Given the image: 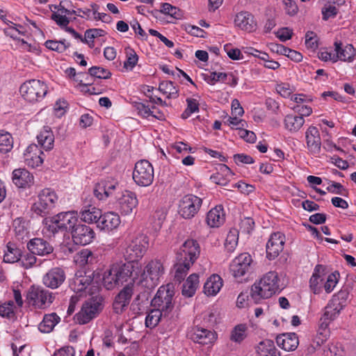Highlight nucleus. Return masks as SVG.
Listing matches in <instances>:
<instances>
[{
    "mask_svg": "<svg viewBox=\"0 0 356 356\" xmlns=\"http://www.w3.org/2000/svg\"><path fill=\"white\" fill-rule=\"evenodd\" d=\"M257 352L260 356H280L273 341L270 339L261 341L257 347Z\"/></svg>",
    "mask_w": 356,
    "mask_h": 356,
    "instance_id": "nucleus-39",
    "label": "nucleus"
},
{
    "mask_svg": "<svg viewBox=\"0 0 356 356\" xmlns=\"http://www.w3.org/2000/svg\"><path fill=\"white\" fill-rule=\"evenodd\" d=\"M13 147V138L10 134L0 131V152L6 154Z\"/></svg>",
    "mask_w": 356,
    "mask_h": 356,
    "instance_id": "nucleus-45",
    "label": "nucleus"
},
{
    "mask_svg": "<svg viewBox=\"0 0 356 356\" xmlns=\"http://www.w3.org/2000/svg\"><path fill=\"white\" fill-rule=\"evenodd\" d=\"M118 184L113 180H101L94 188V195L99 200H104L115 194Z\"/></svg>",
    "mask_w": 356,
    "mask_h": 356,
    "instance_id": "nucleus-21",
    "label": "nucleus"
},
{
    "mask_svg": "<svg viewBox=\"0 0 356 356\" xmlns=\"http://www.w3.org/2000/svg\"><path fill=\"white\" fill-rule=\"evenodd\" d=\"M341 309V306H339V304H334L330 300L327 306L325 307V312L323 316L324 323L334 320L339 314Z\"/></svg>",
    "mask_w": 356,
    "mask_h": 356,
    "instance_id": "nucleus-41",
    "label": "nucleus"
},
{
    "mask_svg": "<svg viewBox=\"0 0 356 356\" xmlns=\"http://www.w3.org/2000/svg\"><path fill=\"white\" fill-rule=\"evenodd\" d=\"M234 23L241 30L247 32H252L256 29V22L253 15L246 11H242L236 15Z\"/></svg>",
    "mask_w": 356,
    "mask_h": 356,
    "instance_id": "nucleus-28",
    "label": "nucleus"
},
{
    "mask_svg": "<svg viewBox=\"0 0 356 356\" xmlns=\"http://www.w3.org/2000/svg\"><path fill=\"white\" fill-rule=\"evenodd\" d=\"M13 226L16 237H17L19 240L24 239L28 234L25 221L19 218H16L13 221Z\"/></svg>",
    "mask_w": 356,
    "mask_h": 356,
    "instance_id": "nucleus-50",
    "label": "nucleus"
},
{
    "mask_svg": "<svg viewBox=\"0 0 356 356\" xmlns=\"http://www.w3.org/2000/svg\"><path fill=\"white\" fill-rule=\"evenodd\" d=\"M326 356H344V351L341 346L331 344L325 351Z\"/></svg>",
    "mask_w": 356,
    "mask_h": 356,
    "instance_id": "nucleus-64",
    "label": "nucleus"
},
{
    "mask_svg": "<svg viewBox=\"0 0 356 356\" xmlns=\"http://www.w3.org/2000/svg\"><path fill=\"white\" fill-rule=\"evenodd\" d=\"M190 337L194 342L202 345L212 343L216 339L214 332L197 327L192 330Z\"/></svg>",
    "mask_w": 356,
    "mask_h": 356,
    "instance_id": "nucleus-25",
    "label": "nucleus"
},
{
    "mask_svg": "<svg viewBox=\"0 0 356 356\" xmlns=\"http://www.w3.org/2000/svg\"><path fill=\"white\" fill-rule=\"evenodd\" d=\"M35 255V254H33L31 252H26L25 254L22 253V256L20 257L19 261L21 262L22 266L24 268L28 269L32 268L37 261V259Z\"/></svg>",
    "mask_w": 356,
    "mask_h": 356,
    "instance_id": "nucleus-59",
    "label": "nucleus"
},
{
    "mask_svg": "<svg viewBox=\"0 0 356 356\" xmlns=\"http://www.w3.org/2000/svg\"><path fill=\"white\" fill-rule=\"evenodd\" d=\"M228 74L223 72H211L209 75L204 76V81L210 85H214L218 81L225 82L227 79Z\"/></svg>",
    "mask_w": 356,
    "mask_h": 356,
    "instance_id": "nucleus-58",
    "label": "nucleus"
},
{
    "mask_svg": "<svg viewBox=\"0 0 356 356\" xmlns=\"http://www.w3.org/2000/svg\"><path fill=\"white\" fill-rule=\"evenodd\" d=\"M233 175L232 170L225 164L219 167L218 171L211 176V181L220 186H226Z\"/></svg>",
    "mask_w": 356,
    "mask_h": 356,
    "instance_id": "nucleus-34",
    "label": "nucleus"
},
{
    "mask_svg": "<svg viewBox=\"0 0 356 356\" xmlns=\"http://www.w3.org/2000/svg\"><path fill=\"white\" fill-rule=\"evenodd\" d=\"M349 296V291L347 288L341 289L337 293L334 294L330 301L334 304H339V306H341L343 308L345 303L346 302Z\"/></svg>",
    "mask_w": 356,
    "mask_h": 356,
    "instance_id": "nucleus-54",
    "label": "nucleus"
},
{
    "mask_svg": "<svg viewBox=\"0 0 356 356\" xmlns=\"http://www.w3.org/2000/svg\"><path fill=\"white\" fill-rule=\"evenodd\" d=\"M134 106L137 111L138 114L144 118H147L149 116H152L154 113V109L155 108V107H152V110L148 106L142 102H135Z\"/></svg>",
    "mask_w": 356,
    "mask_h": 356,
    "instance_id": "nucleus-61",
    "label": "nucleus"
},
{
    "mask_svg": "<svg viewBox=\"0 0 356 356\" xmlns=\"http://www.w3.org/2000/svg\"><path fill=\"white\" fill-rule=\"evenodd\" d=\"M71 234L74 243L81 245H86L90 243L95 236V232L90 227L81 223H78L76 226L72 229Z\"/></svg>",
    "mask_w": 356,
    "mask_h": 356,
    "instance_id": "nucleus-15",
    "label": "nucleus"
},
{
    "mask_svg": "<svg viewBox=\"0 0 356 356\" xmlns=\"http://www.w3.org/2000/svg\"><path fill=\"white\" fill-rule=\"evenodd\" d=\"M246 326L245 325H238L232 332L231 340L240 343L246 337Z\"/></svg>",
    "mask_w": 356,
    "mask_h": 356,
    "instance_id": "nucleus-55",
    "label": "nucleus"
},
{
    "mask_svg": "<svg viewBox=\"0 0 356 356\" xmlns=\"http://www.w3.org/2000/svg\"><path fill=\"white\" fill-rule=\"evenodd\" d=\"M60 321V318L54 312L45 314L42 322L38 325V329L41 332L49 333Z\"/></svg>",
    "mask_w": 356,
    "mask_h": 356,
    "instance_id": "nucleus-37",
    "label": "nucleus"
},
{
    "mask_svg": "<svg viewBox=\"0 0 356 356\" xmlns=\"http://www.w3.org/2000/svg\"><path fill=\"white\" fill-rule=\"evenodd\" d=\"M102 302L103 298L101 296L92 297L86 301L74 316V321L79 325H84L96 318L103 309Z\"/></svg>",
    "mask_w": 356,
    "mask_h": 356,
    "instance_id": "nucleus-7",
    "label": "nucleus"
},
{
    "mask_svg": "<svg viewBox=\"0 0 356 356\" xmlns=\"http://www.w3.org/2000/svg\"><path fill=\"white\" fill-rule=\"evenodd\" d=\"M238 234L236 229L229 232L225 242V247L229 252H232L238 244Z\"/></svg>",
    "mask_w": 356,
    "mask_h": 356,
    "instance_id": "nucleus-48",
    "label": "nucleus"
},
{
    "mask_svg": "<svg viewBox=\"0 0 356 356\" xmlns=\"http://www.w3.org/2000/svg\"><path fill=\"white\" fill-rule=\"evenodd\" d=\"M222 286V278L216 274L210 276L204 285V292L207 296H215Z\"/></svg>",
    "mask_w": 356,
    "mask_h": 356,
    "instance_id": "nucleus-35",
    "label": "nucleus"
},
{
    "mask_svg": "<svg viewBox=\"0 0 356 356\" xmlns=\"http://www.w3.org/2000/svg\"><path fill=\"white\" fill-rule=\"evenodd\" d=\"M164 317V312L157 308L152 309L146 316L145 325L147 327L153 328L156 327L161 318Z\"/></svg>",
    "mask_w": 356,
    "mask_h": 356,
    "instance_id": "nucleus-42",
    "label": "nucleus"
},
{
    "mask_svg": "<svg viewBox=\"0 0 356 356\" xmlns=\"http://www.w3.org/2000/svg\"><path fill=\"white\" fill-rule=\"evenodd\" d=\"M277 346L286 351L295 350L298 344L299 340L296 333H284L276 338Z\"/></svg>",
    "mask_w": 356,
    "mask_h": 356,
    "instance_id": "nucleus-29",
    "label": "nucleus"
},
{
    "mask_svg": "<svg viewBox=\"0 0 356 356\" xmlns=\"http://www.w3.org/2000/svg\"><path fill=\"white\" fill-rule=\"evenodd\" d=\"M33 181V175L26 169H16L13 172V181L18 188L29 186Z\"/></svg>",
    "mask_w": 356,
    "mask_h": 356,
    "instance_id": "nucleus-31",
    "label": "nucleus"
},
{
    "mask_svg": "<svg viewBox=\"0 0 356 356\" xmlns=\"http://www.w3.org/2000/svg\"><path fill=\"white\" fill-rule=\"evenodd\" d=\"M305 119L298 115H286L284 119V128L291 133L298 132L304 125Z\"/></svg>",
    "mask_w": 356,
    "mask_h": 356,
    "instance_id": "nucleus-36",
    "label": "nucleus"
},
{
    "mask_svg": "<svg viewBox=\"0 0 356 356\" xmlns=\"http://www.w3.org/2000/svg\"><path fill=\"white\" fill-rule=\"evenodd\" d=\"M134 293L133 284H127L120 291L115 299L127 307Z\"/></svg>",
    "mask_w": 356,
    "mask_h": 356,
    "instance_id": "nucleus-49",
    "label": "nucleus"
},
{
    "mask_svg": "<svg viewBox=\"0 0 356 356\" xmlns=\"http://www.w3.org/2000/svg\"><path fill=\"white\" fill-rule=\"evenodd\" d=\"M54 8L56 11L52 12L51 19L60 28L66 27L70 24V21L76 19L75 17L71 19L67 17V15L77 14V11L65 8L64 6L62 5V2H60L59 5L54 6Z\"/></svg>",
    "mask_w": 356,
    "mask_h": 356,
    "instance_id": "nucleus-20",
    "label": "nucleus"
},
{
    "mask_svg": "<svg viewBox=\"0 0 356 356\" xmlns=\"http://www.w3.org/2000/svg\"><path fill=\"white\" fill-rule=\"evenodd\" d=\"M280 289L277 273L270 271L252 286L250 296L255 303H259L261 300L270 298Z\"/></svg>",
    "mask_w": 356,
    "mask_h": 356,
    "instance_id": "nucleus-3",
    "label": "nucleus"
},
{
    "mask_svg": "<svg viewBox=\"0 0 356 356\" xmlns=\"http://www.w3.org/2000/svg\"><path fill=\"white\" fill-rule=\"evenodd\" d=\"M134 273V265L122 262L113 264L104 272L103 285L108 290L113 289L127 282L129 278L133 279Z\"/></svg>",
    "mask_w": 356,
    "mask_h": 356,
    "instance_id": "nucleus-4",
    "label": "nucleus"
},
{
    "mask_svg": "<svg viewBox=\"0 0 356 356\" xmlns=\"http://www.w3.org/2000/svg\"><path fill=\"white\" fill-rule=\"evenodd\" d=\"M276 90L281 96L287 98L293 93L294 88L288 83H281L277 85Z\"/></svg>",
    "mask_w": 356,
    "mask_h": 356,
    "instance_id": "nucleus-62",
    "label": "nucleus"
},
{
    "mask_svg": "<svg viewBox=\"0 0 356 356\" xmlns=\"http://www.w3.org/2000/svg\"><path fill=\"white\" fill-rule=\"evenodd\" d=\"M339 277L340 275L337 271L330 273L327 276L326 282L324 284V289L326 293H329L333 291L339 282Z\"/></svg>",
    "mask_w": 356,
    "mask_h": 356,
    "instance_id": "nucleus-57",
    "label": "nucleus"
},
{
    "mask_svg": "<svg viewBox=\"0 0 356 356\" xmlns=\"http://www.w3.org/2000/svg\"><path fill=\"white\" fill-rule=\"evenodd\" d=\"M147 248L148 241L146 236L139 235L131 240L123 253L127 264L134 265V262L143 257Z\"/></svg>",
    "mask_w": 356,
    "mask_h": 356,
    "instance_id": "nucleus-10",
    "label": "nucleus"
},
{
    "mask_svg": "<svg viewBox=\"0 0 356 356\" xmlns=\"http://www.w3.org/2000/svg\"><path fill=\"white\" fill-rule=\"evenodd\" d=\"M202 200L193 194L184 195L179 201L178 213L184 219H191L199 211Z\"/></svg>",
    "mask_w": 356,
    "mask_h": 356,
    "instance_id": "nucleus-11",
    "label": "nucleus"
},
{
    "mask_svg": "<svg viewBox=\"0 0 356 356\" xmlns=\"http://www.w3.org/2000/svg\"><path fill=\"white\" fill-rule=\"evenodd\" d=\"M285 236L280 232L273 233L266 243V255L269 259H274L282 251Z\"/></svg>",
    "mask_w": 356,
    "mask_h": 356,
    "instance_id": "nucleus-17",
    "label": "nucleus"
},
{
    "mask_svg": "<svg viewBox=\"0 0 356 356\" xmlns=\"http://www.w3.org/2000/svg\"><path fill=\"white\" fill-rule=\"evenodd\" d=\"M15 305L12 300L0 305V316L3 318L12 319L15 317Z\"/></svg>",
    "mask_w": 356,
    "mask_h": 356,
    "instance_id": "nucleus-51",
    "label": "nucleus"
},
{
    "mask_svg": "<svg viewBox=\"0 0 356 356\" xmlns=\"http://www.w3.org/2000/svg\"><path fill=\"white\" fill-rule=\"evenodd\" d=\"M38 142L45 151H49L54 147V136L49 127H44L43 129L37 136Z\"/></svg>",
    "mask_w": 356,
    "mask_h": 356,
    "instance_id": "nucleus-33",
    "label": "nucleus"
},
{
    "mask_svg": "<svg viewBox=\"0 0 356 356\" xmlns=\"http://www.w3.org/2000/svg\"><path fill=\"white\" fill-rule=\"evenodd\" d=\"M252 259L250 254L242 253L235 257L230 264V272L235 278H241L250 273Z\"/></svg>",
    "mask_w": 356,
    "mask_h": 356,
    "instance_id": "nucleus-14",
    "label": "nucleus"
},
{
    "mask_svg": "<svg viewBox=\"0 0 356 356\" xmlns=\"http://www.w3.org/2000/svg\"><path fill=\"white\" fill-rule=\"evenodd\" d=\"M334 51H336V55H333V62H337V60L348 62L353 60L355 49L352 44H347L342 47L341 41H335Z\"/></svg>",
    "mask_w": 356,
    "mask_h": 356,
    "instance_id": "nucleus-27",
    "label": "nucleus"
},
{
    "mask_svg": "<svg viewBox=\"0 0 356 356\" xmlns=\"http://www.w3.org/2000/svg\"><path fill=\"white\" fill-rule=\"evenodd\" d=\"M26 298L30 305L35 309L49 307L56 298V293L40 286H31L27 292Z\"/></svg>",
    "mask_w": 356,
    "mask_h": 356,
    "instance_id": "nucleus-6",
    "label": "nucleus"
},
{
    "mask_svg": "<svg viewBox=\"0 0 356 356\" xmlns=\"http://www.w3.org/2000/svg\"><path fill=\"white\" fill-rule=\"evenodd\" d=\"M161 13L168 15L175 19H180L181 14L180 10L177 7L172 6L168 3H163L161 6Z\"/></svg>",
    "mask_w": 356,
    "mask_h": 356,
    "instance_id": "nucleus-60",
    "label": "nucleus"
},
{
    "mask_svg": "<svg viewBox=\"0 0 356 356\" xmlns=\"http://www.w3.org/2000/svg\"><path fill=\"white\" fill-rule=\"evenodd\" d=\"M307 147L309 152L318 154L321 152V138L318 129L314 126H310L305 132Z\"/></svg>",
    "mask_w": 356,
    "mask_h": 356,
    "instance_id": "nucleus-22",
    "label": "nucleus"
},
{
    "mask_svg": "<svg viewBox=\"0 0 356 356\" xmlns=\"http://www.w3.org/2000/svg\"><path fill=\"white\" fill-rule=\"evenodd\" d=\"M93 281L92 273L79 271L75 274L70 286L76 293L85 291Z\"/></svg>",
    "mask_w": 356,
    "mask_h": 356,
    "instance_id": "nucleus-26",
    "label": "nucleus"
},
{
    "mask_svg": "<svg viewBox=\"0 0 356 356\" xmlns=\"http://www.w3.org/2000/svg\"><path fill=\"white\" fill-rule=\"evenodd\" d=\"M200 253V247L195 240L188 239L180 246L176 252L174 264V277L177 281L180 282L185 278Z\"/></svg>",
    "mask_w": 356,
    "mask_h": 356,
    "instance_id": "nucleus-1",
    "label": "nucleus"
},
{
    "mask_svg": "<svg viewBox=\"0 0 356 356\" xmlns=\"http://www.w3.org/2000/svg\"><path fill=\"white\" fill-rule=\"evenodd\" d=\"M58 196L51 188H44L38 195L31 210L38 216H44L55 207Z\"/></svg>",
    "mask_w": 356,
    "mask_h": 356,
    "instance_id": "nucleus-8",
    "label": "nucleus"
},
{
    "mask_svg": "<svg viewBox=\"0 0 356 356\" xmlns=\"http://www.w3.org/2000/svg\"><path fill=\"white\" fill-rule=\"evenodd\" d=\"M159 90L163 95H167L168 98H177L178 97L179 90L172 81H162L159 84Z\"/></svg>",
    "mask_w": 356,
    "mask_h": 356,
    "instance_id": "nucleus-44",
    "label": "nucleus"
},
{
    "mask_svg": "<svg viewBox=\"0 0 356 356\" xmlns=\"http://www.w3.org/2000/svg\"><path fill=\"white\" fill-rule=\"evenodd\" d=\"M94 257L92 252L88 249H83L74 257L75 262L80 266H83L93 261Z\"/></svg>",
    "mask_w": 356,
    "mask_h": 356,
    "instance_id": "nucleus-46",
    "label": "nucleus"
},
{
    "mask_svg": "<svg viewBox=\"0 0 356 356\" xmlns=\"http://www.w3.org/2000/svg\"><path fill=\"white\" fill-rule=\"evenodd\" d=\"M199 286V275L196 273L191 274L184 283L182 286V295L191 298L195 293Z\"/></svg>",
    "mask_w": 356,
    "mask_h": 356,
    "instance_id": "nucleus-38",
    "label": "nucleus"
},
{
    "mask_svg": "<svg viewBox=\"0 0 356 356\" xmlns=\"http://www.w3.org/2000/svg\"><path fill=\"white\" fill-rule=\"evenodd\" d=\"M51 226L55 232H70L78 224L77 213L75 211L61 212L52 217Z\"/></svg>",
    "mask_w": 356,
    "mask_h": 356,
    "instance_id": "nucleus-13",
    "label": "nucleus"
},
{
    "mask_svg": "<svg viewBox=\"0 0 356 356\" xmlns=\"http://www.w3.org/2000/svg\"><path fill=\"white\" fill-rule=\"evenodd\" d=\"M19 90L25 100L35 102L40 101L46 95L47 86L40 80L32 79L24 82Z\"/></svg>",
    "mask_w": 356,
    "mask_h": 356,
    "instance_id": "nucleus-9",
    "label": "nucleus"
},
{
    "mask_svg": "<svg viewBox=\"0 0 356 356\" xmlns=\"http://www.w3.org/2000/svg\"><path fill=\"white\" fill-rule=\"evenodd\" d=\"M8 26L3 29V33L7 35L10 36L14 40L18 39L19 35H24V33L19 29L22 28V26L16 24L13 22L8 24Z\"/></svg>",
    "mask_w": 356,
    "mask_h": 356,
    "instance_id": "nucleus-53",
    "label": "nucleus"
},
{
    "mask_svg": "<svg viewBox=\"0 0 356 356\" xmlns=\"http://www.w3.org/2000/svg\"><path fill=\"white\" fill-rule=\"evenodd\" d=\"M254 222L251 218H245L241 220L240 231L242 233L250 234L254 228Z\"/></svg>",
    "mask_w": 356,
    "mask_h": 356,
    "instance_id": "nucleus-63",
    "label": "nucleus"
},
{
    "mask_svg": "<svg viewBox=\"0 0 356 356\" xmlns=\"http://www.w3.org/2000/svg\"><path fill=\"white\" fill-rule=\"evenodd\" d=\"M45 46L49 49L62 53L70 47V44L66 43L65 40L60 41L47 40L45 42Z\"/></svg>",
    "mask_w": 356,
    "mask_h": 356,
    "instance_id": "nucleus-52",
    "label": "nucleus"
},
{
    "mask_svg": "<svg viewBox=\"0 0 356 356\" xmlns=\"http://www.w3.org/2000/svg\"><path fill=\"white\" fill-rule=\"evenodd\" d=\"M21 256V250L17 248L15 243L9 242L6 245V250L3 255V261L6 263H15L19 261Z\"/></svg>",
    "mask_w": 356,
    "mask_h": 356,
    "instance_id": "nucleus-40",
    "label": "nucleus"
},
{
    "mask_svg": "<svg viewBox=\"0 0 356 356\" xmlns=\"http://www.w3.org/2000/svg\"><path fill=\"white\" fill-rule=\"evenodd\" d=\"M88 73L91 76L104 79H108L111 76V73L109 70L97 66L90 67L88 70Z\"/></svg>",
    "mask_w": 356,
    "mask_h": 356,
    "instance_id": "nucleus-56",
    "label": "nucleus"
},
{
    "mask_svg": "<svg viewBox=\"0 0 356 356\" xmlns=\"http://www.w3.org/2000/svg\"><path fill=\"white\" fill-rule=\"evenodd\" d=\"M44 153L35 144L30 145L24 153L25 163L33 168L40 166L44 161Z\"/></svg>",
    "mask_w": 356,
    "mask_h": 356,
    "instance_id": "nucleus-19",
    "label": "nucleus"
},
{
    "mask_svg": "<svg viewBox=\"0 0 356 356\" xmlns=\"http://www.w3.org/2000/svg\"><path fill=\"white\" fill-rule=\"evenodd\" d=\"M26 248L31 253L39 256L48 255L54 250L53 246L47 240L42 238L31 239L27 243Z\"/></svg>",
    "mask_w": 356,
    "mask_h": 356,
    "instance_id": "nucleus-23",
    "label": "nucleus"
},
{
    "mask_svg": "<svg viewBox=\"0 0 356 356\" xmlns=\"http://www.w3.org/2000/svg\"><path fill=\"white\" fill-rule=\"evenodd\" d=\"M133 179L140 186H148L154 180V169L147 160H141L135 164Z\"/></svg>",
    "mask_w": 356,
    "mask_h": 356,
    "instance_id": "nucleus-12",
    "label": "nucleus"
},
{
    "mask_svg": "<svg viewBox=\"0 0 356 356\" xmlns=\"http://www.w3.org/2000/svg\"><path fill=\"white\" fill-rule=\"evenodd\" d=\"M175 296V286L172 283H168L160 286L151 301L153 307L164 312V318L168 316L174 307L172 299Z\"/></svg>",
    "mask_w": 356,
    "mask_h": 356,
    "instance_id": "nucleus-5",
    "label": "nucleus"
},
{
    "mask_svg": "<svg viewBox=\"0 0 356 356\" xmlns=\"http://www.w3.org/2000/svg\"><path fill=\"white\" fill-rule=\"evenodd\" d=\"M65 277V273L63 268L54 267L43 275L42 283L47 288L56 289L63 284Z\"/></svg>",
    "mask_w": 356,
    "mask_h": 356,
    "instance_id": "nucleus-16",
    "label": "nucleus"
},
{
    "mask_svg": "<svg viewBox=\"0 0 356 356\" xmlns=\"http://www.w3.org/2000/svg\"><path fill=\"white\" fill-rule=\"evenodd\" d=\"M225 220L223 207L217 205L211 209L207 215V223L211 227H218L222 225Z\"/></svg>",
    "mask_w": 356,
    "mask_h": 356,
    "instance_id": "nucleus-30",
    "label": "nucleus"
},
{
    "mask_svg": "<svg viewBox=\"0 0 356 356\" xmlns=\"http://www.w3.org/2000/svg\"><path fill=\"white\" fill-rule=\"evenodd\" d=\"M121 220L119 215L115 212H106L102 214L97 222V227L106 232H111L118 228Z\"/></svg>",
    "mask_w": 356,
    "mask_h": 356,
    "instance_id": "nucleus-24",
    "label": "nucleus"
},
{
    "mask_svg": "<svg viewBox=\"0 0 356 356\" xmlns=\"http://www.w3.org/2000/svg\"><path fill=\"white\" fill-rule=\"evenodd\" d=\"M102 211L91 204L83 205L81 211V219L87 223L95 222L97 224L101 217Z\"/></svg>",
    "mask_w": 356,
    "mask_h": 356,
    "instance_id": "nucleus-32",
    "label": "nucleus"
},
{
    "mask_svg": "<svg viewBox=\"0 0 356 356\" xmlns=\"http://www.w3.org/2000/svg\"><path fill=\"white\" fill-rule=\"evenodd\" d=\"M164 273L165 268L161 261L152 259L146 264L143 272L138 267L134 266L133 282L147 289H152L159 284Z\"/></svg>",
    "mask_w": 356,
    "mask_h": 356,
    "instance_id": "nucleus-2",
    "label": "nucleus"
},
{
    "mask_svg": "<svg viewBox=\"0 0 356 356\" xmlns=\"http://www.w3.org/2000/svg\"><path fill=\"white\" fill-rule=\"evenodd\" d=\"M126 60L124 62V68L131 71L136 65L138 61V56L134 49L128 47L125 48Z\"/></svg>",
    "mask_w": 356,
    "mask_h": 356,
    "instance_id": "nucleus-43",
    "label": "nucleus"
},
{
    "mask_svg": "<svg viewBox=\"0 0 356 356\" xmlns=\"http://www.w3.org/2000/svg\"><path fill=\"white\" fill-rule=\"evenodd\" d=\"M322 266L317 265L315 267L314 272L313 273L312 276L309 280V286L311 289L313 291L314 293H319L321 291V288L319 286L320 282L323 281L320 275V270L322 269Z\"/></svg>",
    "mask_w": 356,
    "mask_h": 356,
    "instance_id": "nucleus-47",
    "label": "nucleus"
},
{
    "mask_svg": "<svg viewBox=\"0 0 356 356\" xmlns=\"http://www.w3.org/2000/svg\"><path fill=\"white\" fill-rule=\"evenodd\" d=\"M136 195L131 191H125L118 199V207L122 215H129L138 206Z\"/></svg>",
    "mask_w": 356,
    "mask_h": 356,
    "instance_id": "nucleus-18",
    "label": "nucleus"
}]
</instances>
